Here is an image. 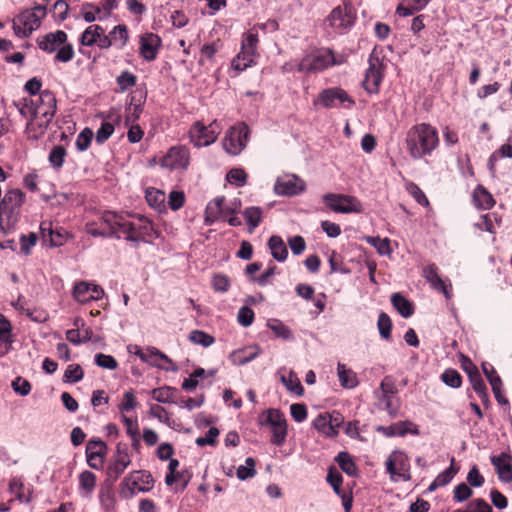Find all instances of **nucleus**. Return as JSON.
<instances>
[{
    "label": "nucleus",
    "mask_w": 512,
    "mask_h": 512,
    "mask_svg": "<svg viewBox=\"0 0 512 512\" xmlns=\"http://www.w3.org/2000/svg\"><path fill=\"white\" fill-rule=\"evenodd\" d=\"M329 24L334 29L346 30L354 24L355 16L351 5L335 7L327 18Z\"/></svg>",
    "instance_id": "obj_19"
},
{
    "label": "nucleus",
    "mask_w": 512,
    "mask_h": 512,
    "mask_svg": "<svg viewBox=\"0 0 512 512\" xmlns=\"http://www.w3.org/2000/svg\"><path fill=\"white\" fill-rule=\"evenodd\" d=\"M370 243L381 255H389L391 253L390 240L388 238L370 237L368 238Z\"/></svg>",
    "instance_id": "obj_62"
},
{
    "label": "nucleus",
    "mask_w": 512,
    "mask_h": 512,
    "mask_svg": "<svg viewBox=\"0 0 512 512\" xmlns=\"http://www.w3.org/2000/svg\"><path fill=\"white\" fill-rule=\"evenodd\" d=\"M221 132V127L216 120L212 121L209 125H204L202 122H195L190 130V141L197 148L207 147L213 144Z\"/></svg>",
    "instance_id": "obj_6"
},
{
    "label": "nucleus",
    "mask_w": 512,
    "mask_h": 512,
    "mask_svg": "<svg viewBox=\"0 0 512 512\" xmlns=\"http://www.w3.org/2000/svg\"><path fill=\"white\" fill-rule=\"evenodd\" d=\"M272 257L278 262H284L288 256L287 247L280 236L273 235L268 241Z\"/></svg>",
    "instance_id": "obj_34"
},
{
    "label": "nucleus",
    "mask_w": 512,
    "mask_h": 512,
    "mask_svg": "<svg viewBox=\"0 0 512 512\" xmlns=\"http://www.w3.org/2000/svg\"><path fill=\"white\" fill-rule=\"evenodd\" d=\"M65 156L66 150L64 149V147L61 145H57L53 147V149L51 150L49 154V161L52 166L60 168L64 163Z\"/></svg>",
    "instance_id": "obj_61"
},
{
    "label": "nucleus",
    "mask_w": 512,
    "mask_h": 512,
    "mask_svg": "<svg viewBox=\"0 0 512 512\" xmlns=\"http://www.w3.org/2000/svg\"><path fill=\"white\" fill-rule=\"evenodd\" d=\"M305 190V182L295 174L277 177L274 192L280 196H294Z\"/></svg>",
    "instance_id": "obj_13"
},
{
    "label": "nucleus",
    "mask_w": 512,
    "mask_h": 512,
    "mask_svg": "<svg viewBox=\"0 0 512 512\" xmlns=\"http://www.w3.org/2000/svg\"><path fill=\"white\" fill-rule=\"evenodd\" d=\"M441 380L452 388H459L462 384V378L455 369H447L441 374Z\"/></svg>",
    "instance_id": "obj_56"
},
{
    "label": "nucleus",
    "mask_w": 512,
    "mask_h": 512,
    "mask_svg": "<svg viewBox=\"0 0 512 512\" xmlns=\"http://www.w3.org/2000/svg\"><path fill=\"white\" fill-rule=\"evenodd\" d=\"M67 41V34L62 30L51 32L38 39V46L47 53L56 52Z\"/></svg>",
    "instance_id": "obj_27"
},
{
    "label": "nucleus",
    "mask_w": 512,
    "mask_h": 512,
    "mask_svg": "<svg viewBox=\"0 0 512 512\" xmlns=\"http://www.w3.org/2000/svg\"><path fill=\"white\" fill-rule=\"evenodd\" d=\"M104 33V28L97 24L88 26L80 36V43L83 46L91 47L96 44L99 37Z\"/></svg>",
    "instance_id": "obj_37"
},
{
    "label": "nucleus",
    "mask_w": 512,
    "mask_h": 512,
    "mask_svg": "<svg viewBox=\"0 0 512 512\" xmlns=\"http://www.w3.org/2000/svg\"><path fill=\"white\" fill-rule=\"evenodd\" d=\"M406 148L414 160L430 156L439 145L437 129L428 123L413 125L406 133Z\"/></svg>",
    "instance_id": "obj_2"
},
{
    "label": "nucleus",
    "mask_w": 512,
    "mask_h": 512,
    "mask_svg": "<svg viewBox=\"0 0 512 512\" xmlns=\"http://www.w3.org/2000/svg\"><path fill=\"white\" fill-rule=\"evenodd\" d=\"M24 201L25 195L21 190L7 191L0 202V217L6 216L8 219H15Z\"/></svg>",
    "instance_id": "obj_15"
},
{
    "label": "nucleus",
    "mask_w": 512,
    "mask_h": 512,
    "mask_svg": "<svg viewBox=\"0 0 512 512\" xmlns=\"http://www.w3.org/2000/svg\"><path fill=\"white\" fill-rule=\"evenodd\" d=\"M249 133L248 126L243 122L230 127L222 140L224 150L232 156L239 155L247 146Z\"/></svg>",
    "instance_id": "obj_4"
},
{
    "label": "nucleus",
    "mask_w": 512,
    "mask_h": 512,
    "mask_svg": "<svg viewBox=\"0 0 512 512\" xmlns=\"http://www.w3.org/2000/svg\"><path fill=\"white\" fill-rule=\"evenodd\" d=\"M378 399L391 417L394 418L398 415L399 401L396 398V396L381 394L380 396H378Z\"/></svg>",
    "instance_id": "obj_49"
},
{
    "label": "nucleus",
    "mask_w": 512,
    "mask_h": 512,
    "mask_svg": "<svg viewBox=\"0 0 512 512\" xmlns=\"http://www.w3.org/2000/svg\"><path fill=\"white\" fill-rule=\"evenodd\" d=\"M13 106L17 109V111L23 118L29 120L35 116L33 97H22L17 100H14Z\"/></svg>",
    "instance_id": "obj_41"
},
{
    "label": "nucleus",
    "mask_w": 512,
    "mask_h": 512,
    "mask_svg": "<svg viewBox=\"0 0 512 512\" xmlns=\"http://www.w3.org/2000/svg\"><path fill=\"white\" fill-rule=\"evenodd\" d=\"M323 202L337 213H361L363 211L362 203L354 196L328 193L324 195Z\"/></svg>",
    "instance_id": "obj_7"
},
{
    "label": "nucleus",
    "mask_w": 512,
    "mask_h": 512,
    "mask_svg": "<svg viewBox=\"0 0 512 512\" xmlns=\"http://www.w3.org/2000/svg\"><path fill=\"white\" fill-rule=\"evenodd\" d=\"M145 198L151 208L160 213L166 211V195L163 191L154 187L147 188Z\"/></svg>",
    "instance_id": "obj_31"
},
{
    "label": "nucleus",
    "mask_w": 512,
    "mask_h": 512,
    "mask_svg": "<svg viewBox=\"0 0 512 512\" xmlns=\"http://www.w3.org/2000/svg\"><path fill=\"white\" fill-rule=\"evenodd\" d=\"M391 303L394 306V308L400 313V315L404 318H409L412 316L414 309L413 305L410 301H408L406 298H404L399 293H394L391 296Z\"/></svg>",
    "instance_id": "obj_42"
},
{
    "label": "nucleus",
    "mask_w": 512,
    "mask_h": 512,
    "mask_svg": "<svg viewBox=\"0 0 512 512\" xmlns=\"http://www.w3.org/2000/svg\"><path fill=\"white\" fill-rule=\"evenodd\" d=\"M146 99V93L142 90H137L131 95L130 105L126 109L125 122L126 124H133L138 120L143 110V104Z\"/></svg>",
    "instance_id": "obj_28"
},
{
    "label": "nucleus",
    "mask_w": 512,
    "mask_h": 512,
    "mask_svg": "<svg viewBox=\"0 0 512 512\" xmlns=\"http://www.w3.org/2000/svg\"><path fill=\"white\" fill-rule=\"evenodd\" d=\"M136 80V76L129 71H123L116 78L117 85L119 86L121 92H124L130 87L135 86Z\"/></svg>",
    "instance_id": "obj_58"
},
{
    "label": "nucleus",
    "mask_w": 512,
    "mask_h": 512,
    "mask_svg": "<svg viewBox=\"0 0 512 512\" xmlns=\"http://www.w3.org/2000/svg\"><path fill=\"white\" fill-rule=\"evenodd\" d=\"M160 164L163 168L169 169L171 171L186 170L190 164L189 148L184 145H176L170 147L166 154L162 157Z\"/></svg>",
    "instance_id": "obj_9"
},
{
    "label": "nucleus",
    "mask_w": 512,
    "mask_h": 512,
    "mask_svg": "<svg viewBox=\"0 0 512 512\" xmlns=\"http://www.w3.org/2000/svg\"><path fill=\"white\" fill-rule=\"evenodd\" d=\"M99 499L102 507L106 512L114 511L115 500L111 489H102L99 493Z\"/></svg>",
    "instance_id": "obj_64"
},
{
    "label": "nucleus",
    "mask_w": 512,
    "mask_h": 512,
    "mask_svg": "<svg viewBox=\"0 0 512 512\" xmlns=\"http://www.w3.org/2000/svg\"><path fill=\"white\" fill-rule=\"evenodd\" d=\"M176 389L164 386L152 390V398L160 403H173Z\"/></svg>",
    "instance_id": "obj_45"
},
{
    "label": "nucleus",
    "mask_w": 512,
    "mask_h": 512,
    "mask_svg": "<svg viewBox=\"0 0 512 512\" xmlns=\"http://www.w3.org/2000/svg\"><path fill=\"white\" fill-rule=\"evenodd\" d=\"M257 53H254L250 50L243 49L241 47L240 52L237 56L232 60V67L237 71H244L248 67L254 64L255 57Z\"/></svg>",
    "instance_id": "obj_35"
},
{
    "label": "nucleus",
    "mask_w": 512,
    "mask_h": 512,
    "mask_svg": "<svg viewBox=\"0 0 512 512\" xmlns=\"http://www.w3.org/2000/svg\"><path fill=\"white\" fill-rule=\"evenodd\" d=\"M469 380L473 390L478 394L480 399L485 403L488 401L487 387L475 366L467 369Z\"/></svg>",
    "instance_id": "obj_32"
},
{
    "label": "nucleus",
    "mask_w": 512,
    "mask_h": 512,
    "mask_svg": "<svg viewBox=\"0 0 512 512\" xmlns=\"http://www.w3.org/2000/svg\"><path fill=\"white\" fill-rule=\"evenodd\" d=\"M336 461L347 475L354 476L357 474V467L347 452H340L336 457Z\"/></svg>",
    "instance_id": "obj_47"
},
{
    "label": "nucleus",
    "mask_w": 512,
    "mask_h": 512,
    "mask_svg": "<svg viewBox=\"0 0 512 512\" xmlns=\"http://www.w3.org/2000/svg\"><path fill=\"white\" fill-rule=\"evenodd\" d=\"M377 431L381 432L386 437L400 436L403 437L406 434L419 435V429L416 424L411 421H400L390 426H380Z\"/></svg>",
    "instance_id": "obj_22"
},
{
    "label": "nucleus",
    "mask_w": 512,
    "mask_h": 512,
    "mask_svg": "<svg viewBox=\"0 0 512 512\" xmlns=\"http://www.w3.org/2000/svg\"><path fill=\"white\" fill-rule=\"evenodd\" d=\"M83 376L84 372L79 364H70L64 372L63 381L67 383H77L82 380Z\"/></svg>",
    "instance_id": "obj_52"
},
{
    "label": "nucleus",
    "mask_w": 512,
    "mask_h": 512,
    "mask_svg": "<svg viewBox=\"0 0 512 512\" xmlns=\"http://www.w3.org/2000/svg\"><path fill=\"white\" fill-rule=\"evenodd\" d=\"M454 461H455V459L452 458L450 466L437 475V477L433 480V482L428 487L429 492H433L440 487H444L452 481V479L454 478V476L457 474V471H458L454 467Z\"/></svg>",
    "instance_id": "obj_33"
},
{
    "label": "nucleus",
    "mask_w": 512,
    "mask_h": 512,
    "mask_svg": "<svg viewBox=\"0 0 512 512\" xmlns=\"http://www.w3.org/2000/svg\"><path fill=\"white\" fill-rule=\"evenodd\" d=\"M111 41L117 49H123L129 40V32L126 25L120 24L110 31Z\"/></svg>",
    "instance_id": "obj_40"
},
{
    "label": "nucleus",
    "mask_w": 512,
    "mask_h": 512,
    "mask_svg": "<svg viewBox=\"0 0 512 512\" xmlns=\"http://www.w3.org/2000/svg\"><path fill=\"white\" fill-rule=\"evenodd\" d=\"M95 364L101 368L108 370H115L118 367V362L116 359L107 354L98 353L95 355Z\"/></svg>",
    "instance_id": "obj_60"
},
{
    "label": "nucleus",
    "mask_w": 512,
    "mask_h": 512,
    "mask_svg": "<svg viewBox=\"0 0 512 512\" xmlns=\"http://www.w3.org/2000/svg\"><path fill=\"white\" fill-rule=\"evenodd\" d=\"M377 327H378L380 336L385 340H389L391 337L392 322H391L390 317L386 313L381 312L379 314L378 321H377Z\"/></svg>",
    "instance_id": "obj_53"
},
{
    "label": "nucleus",
    "mask_w": 512,
    "mask_h": 512,
    "mask_svg": "<svg viewBox=\"0 0 512 512\" xmlns=\"http://www.w3.org/2000/svg\"><path fill=\"white\" fill-rule=\"evenodd\" d=\"M341 63L342 59H336L331 50L321 49L304 57L299 62L297 70L299 72H319Z\"/></svg>",
    "instance_id": "obj_3"
},
{
    "label": "nucleus",
    "mask_w": 512,
    "mask_h": 512,
    "mask_svg": "<svg viewBox=\"0 0 512 512\" xmlns=\"http://www.w3.org/2000/svg\"><path fill=\"white\" fill-rule=\"evenodd\" d=\"M52 119L41 118L38 116H34L28 120L25 127V134L29 140H38L41 138Z\"/></svg>",
    "instance_id": "obj_30"
},
{
    "label": "nucleus",
    "mask_w": 512,
    "mask_h": 512,
    "mask_svg": "<svg viewBox=\"0 0 512 512\" xmlns=\"http://www.w3.org/2000/svg\"><path fill=\"white\" fill-rule=\"evenodd\" d=\"M131 464V454L126 444L118 443L111 456L106 475L108 479L116 481Z\"/></svg>",
    "instance_id": "obj_8"
},
{
    "label": "nucleus",
    "mask_w": 512,
    "mask_h": 512,
    "mask_svg": "<svg viewBox=\"0 0 512 512\" xmlns=\"http://www.w3.org/2000/svg\"><path fill=\"white\" fill-rule=\"evenodd\" d=\"M348 103V107L354 104V100L342 88H327L320 92L314 105H321L324 108H334L340 104Z\"/></svg>",
    "instance_id": "obj_12"
},
{
    "label": "nucleus",
    "mask_w": 512,
    "mask_h": 512,
    "mask_svg": "<svg viewBox=\"0 0 512 512\" xmlns=\"http://www.w3.org/2000/svg\"><path fill=\"white\" fill-rule=\"evenodd\" d=\"M144 362L166 371L177 370L173 361L166 354L153 346L147 347V355Z\"/></svg>",
    "instance_id": "obj_24"
},
{
    "label": "nucleus",
    "mask_w": 512,
    "mask_h": 512,
    "mask_svg": "<svg viewBox=\"0 0 512 512\" xmlns=\"http://www.w3.org/2000/svg\"><path fill=\"white\" fill-rule=\"evenodd\" d=\"M41 20L32 11L21 12L13 21V29L18 37H27L39 28Z\"/></svg>",
    "instance_id": "obj_18"
},
{
    "label": "nucleus",
    "mask_w": 512,
    "mask_h": 512,
    "mask_svg": "<svg viewBox=\"0 0 512 512\" xmlns=\"http://www.w3.org/2000/svg\"><path fill=\"white\" fill-rule=\"evenodd\" d=\"M226 179L230 184L242 187L247 182V173L242 168H233L227 173Z\"/></svg>",
    "instance_id": "obj_54"
},
{
    "label": "nucleus",
    "mask_w": 512,
    "mask_h": 512,
    "mask_svg": "<svg viewBox=\"0 0 512 512\" xmlns=\"http://www.w3.org/2000/svg\"><path fill=\"white\" fill-rule=\"evenodd\" d=\"M40 230L44 238L49 236V241L52 246H61L63 244L62 235L59 232L53 231L52 224L50 222H42Z\"/></svg>",
    "instance_id": "obj_50"
},
{
    "label": "nucleus",
    "mask_w": 512,
    "mask_h": 512,
    "mask_svg": "<svg viewBox=\"0 0 512 512\" xmlns=\"http://www.w3.org/2000/svg\"><path fill=\"white\" fill-rule=\"evenodd\" d=\"M344 418L341 413L333 411L332 413H320L313 421V427L326 437H335L339 433V427Z\"/></svg>",
    "instance_id": "obj_10"
},
{
    "label": "nucleus",
    "mask_w": 512,
    "mask_h": 512,
    "mask_svg": "<svg viewBox=\"0 0 512 512\" xmlns=\"http://www.w3.org/2000/svg\"><path fill=\"white\" fill-rule=\"evenodd\" d=\"M385 467L392 482L411 480L410 461L405 452L392 451L385 461Z\"/></svg>",
    "instance_id": "obj_5"
},
{
    "label": "nucleus",
    "mask_w": 512,
    "mask_h": 512,
    "mask_svg": "<svg viewBox=\"0 0 512 512\" xmlns=\"http://www.w3.org/2000/svg\"><path fill=\"white\" fill-rule=\"evenodd\" d=\"M423 277L433 289L443 293L447 300L451 299L452 285L450 282L446 284V282L439 276L438 268L435 264H430L423 269Z\"/></svg>",
    "instance_id": "obj_20"
},
{
    "label": "nucleus",
    "mask_w": 512,
    "mask_h": 512,
    "mask_svg": "<svg viewBox=\"0 0 512 512\" xmlns=\"http://www.w3.org/2000/svg\"><path fill=\"white\" fill-rule=\"evenodd\" d=\"M103 295L102 287L87 281L77 282L73 287V298L81 304L99 300Z\"/></svg>",
    "instance_id": "obj_16"
},
{
    "label": "nucleus",
    "mask_w": 512,
    "mask_h": 512,
    "mask_svg": "<svg viewBox=\"0 0 512 512\" xmlns=\"http://www.w3.org/2000/svg\"><path fill=\"white\" fill-rule=\"evenodd\" d=\"M473 199L475 202V205L479 209H490L495 204V201L492 197V195L483 187V186H477L473 192Z\"/></svg>",
    "instance_id": "obj_36"
},
{
    "label": "nucleus",
    "mask_w": 512,
    "mask_h": 512,
    "mask_svg": "<svg viewBox=\"0 0 512 512\" xmlns=\"http://www.w3.org/2000/svg\"><path fill=\"white\" fill-rule=\"evenodd\" d=\"M281 382L284 384V386L286 387V389L289 392H291L297 396H302V394L304 392L303 386H302L299 378L293 371H289L287 376L282 375Z\"/></svg>",
    "instance_id": "obj_43"
},
{
    "label": "nucleus",
    "mask_w": 512,
    "mask_h": 512,
    "mask_svg": "<svg viewBox=\"0 0 512 512\" xmlns=\"http://www.w3.org/2000/svg\"><path fill=\"white\" fill-rule=\"evenodd\" d=\"M381 63L378 58L369 59V68L363 80V87L369 93H377L382 81Z\"/></svg>",
    "instance_id": "obj_21"
},
{
    "label": "nucleus",
    "mask_w": 512,
    "mask_h": 512,
    "mask_svg": "<svg viewBox=\"0 0 512 512\" xmlns=\"http://www.w3.org/2000/svg\"><path fill=\"white\" fill-rule=\"evenodd\" d=\"M337 373L342 387L351 389L358 385L356 373L346 368L344 364L338 363Z\"/></svg>",
    "instance_id": "obj_39"
},
{
    "label": "nucleus",
    "mask_w": 512,
    "mask_h": 512,
    "mask_svg": "<svg viewBox=\"0 0 512 512\" xmlns=\"http://www.w3.org/2000/svg\"><path fill=\"white\" fill-rule=\"evenodd\" d=\"M188 339L192 343H194L196 345L203 346V347H209L212 344H214V342H215V338L212 335H210L202 330L191 331L188 336Z\"/></svg>",
    "instance_id": "obj_48"
},
{
    "label": "nucleus",
    "mask_w": 512,
    "mask_h": 512,
    "mask_svg": "<svg viewBox=\"0 0 512 512\" xmlns=\"http://www.w3.org/2000/svg\"><path fill=\"white\" fill-rule=\"evenodd\" d=\"M233 212L234 210L232 208L224 204V198L218 197L207 204L205 209V223L211 225L221 217Z\"/></svg>",
    "instance_id": "obj_23"
},
{
    "label": "nucleus",
    "mask_w": 512,
    "mask_h": 512,
    "mask_svg": "<svg viewBox=\"0 0 512 512\" xmlns=\"http://www.w3.org/2000/svg\"><path fill=\"white\" fill-rule=\"evenodd\" d=\"M122 422L125 425L126 433L131 437L133 441V446L138 445L140 441V434L137 420L127 416H122Z\"/></svg>",
    "instance_id": "obj_51"
},
{
    "label": "nucleus",
    "mask_w": 512,
    "mask_h": 512,
    "mask_svg": "<svg viewBox=\"0 0 512 512\" xmlns=\"http://www.w3.org/2000/svg\"><path fill=\"white\" fill-rule=\"evenodd\" d=\"M406 190L418 204L422 206H429L428 198L417 184L414 182L407 183Z\"/></svg>",
    "instance_id": "obj_57"
},
{
    "label": "nucleus",
    "mask_w": 512,
    "mask_h": 512,
    "mask_svg": "<svg viewBox=\"0 0 512 512\" xmlns=\"http://www.w3.org/2000/svg\"><path fill=\"white\" fill-rule=\"evenodd\" d=\"M267 423L271 427V442L281 446L287 437V421L282 412L277 409H270L267 412Z\"/></svg>",
    "instance_id": "obj_14"
},
{
    "label": "nucleus",
    "mask_w": 512,
    "mask_h": 512,
    "mask_svg": "<svg viewBox=\"0 0 512 512\" xmlns=\"http://www.w3.org/2000/svg\"><path fill=\"white\" fill-rule=\"evenodd\" d=\"M121 485L129 490L130 496H133L136 493L150 491L154 486V480L147 471H132L123 479Z\"/></svg>",
    "instance_id": "obj_11"
},
{
    "label": "nucleus",
    "mask_w": 512,
    "mask_h": 512,
    "mask_svg": "<svg viewBox=\"0 0 512 512\" xmlns=\"http://www.w3.org/2000/svg\"><path fill=\"white\" fill-rule=\"evenodd\" d=\"M236 474L240 480H246L248 478L254 477L256 474L255 460L251 457H248L245 460V465H240L237 468Z\"/></svg>",
    "instance_id": "obj_55"
},
{
    "label": "nucleus",
    "mask_w": 512,
    "mask_h": 512,
    "mask_svg": "<svg viewBox=\"0 0 512 512\" xmlns=\"http://www.w3.org/2000/svg\"><path fill=\"white\" fill-rule=\"evenodd\" d=\"M267 326L269 329L273 331L276 337L282 338L285 340H290L293 338L291 330L280 320L271 319L267 322Z\"/></svg>",
    "instance_id": "obj_46"
},
{
    "label": "nucleus",
    "mask_w": 512,
    "mask_h": 512,
    "mask_svg": "<svg viewBox=\"0 0 512 512\" xmlns=\"http://www.w3.org/2000/svg\"><path fill=\"white\" fill-rule=\"evenodd\" d=\"M244 218L249 225L250 232L253 231L261 222L263 211L260 207H248L243 212Z\"/></svg>",
    "instance_id": "obj_44"
},
{
    "label": "nucleus",
    "mask_w": 512,
    "mask_h": 512,
    "mask_svg": "<svg viewBox=\"0 0 512 512\" xmlns=\"http://www.w3.org/2000/svg\"><path fill=\"white\" fill-rule=\"evenodd\" d=\"M491 463L495 467L499 479L502 482H512V458L509 454L503 452L491 457Z\"/></svg>",
    "instance_id": "obj_25"
},
{
    "label": "nucleus",
    "mask_w": 512,
    "mask_h": 512,
    "mask_svg": "<svg viewBox=\"0 0 512 512\" xmlns=\"http://www.w3.org/2000/svg\"><path fill=\"white\" fill-rule=\"evenodd\" d=\"M261 348L254 344L245 348L236 349L231 352L229 359L234 365L242 366L251 361L261 354Z\"/></svg>",
    "instance_id": "obj_29"
},
{
    "label": "nucleus",
    "mask_w": 512,
    "mask_h": 512,
    "mask_svg": "<svg viewBox=\"0 0 512 512\" xmlns=\"http://www.w3.org/2000/svg\"><path fill=\"white\" fill-rule=\"evenodd\" d=\"M254 311L248 306H242L237 314V321L243 327H249L254 321Z\"/></svg>",
    "instance_id": "obj_63"
},
{
    "label": "nucleus",
    "mask_w": 512,
    "mask_h": 512,
    "mask_svg": "<svg viewBox=\"0 0 512 512\" xmlns=\"http://www.w3.org/2000/svg\"><path fill=\"white\" fill-rule=\"evenodd\" d=\"M161 45L160 38L153 33H146L140 38V55L146 61H153L157 57Z\"/></svg>",
    "instance_id": "obj_26"
},
{
    "label": "nucleus",
    "mask_w": 512,
    "mask_h": 512,
    "mask_svg": "<svg viewBox=\"0 0 512 512\" xmlns=\"http://www.w3.org/2000/svg\"><path fill=\"white\" fill-rule=\"evenodd\" d=\"M74 57L73 45L67 41L56 51L55 61L67 63Z\"/></svg>",
    "instance_id": "obj_59"
},
{
    "label": "nucleus",
    "mask_w": 512,
    "mask_h": 512,
    "mask_svg": "<svg viewBox=\"0 0 512 512\" xmlns=\"http://www.w3.org/2000/svg\"><path fill=\"white\" fill-rule=\"evenodd\" d=\"M96 487V476L91 471L85 470L79 475V489L83 497H89Z\"/></svg>",
    "instance_id": "obj_38"
},
{
    "label": "nucleus",
    "mask_w": 512,
    "mask_h": 512,
    "mask_svg": "<svg viewBox=\"0 0 512 512\" xmlns=\"http://www.w3.org/2000/svg\"><path fill=\"white\" fill-rule=\"evenodd\" d=\"M100 220L112 229L117 238L124 236L128 241L151 242L157 237L151 221L141 215L124 216L107 211Z\"/></svg>",
    "instance_id": "obj_1"
},
{
    "label": "nucleus",
    "mask_w": 512,
    "mask_h": 512,
    "mask_svg": "<svg viewBox=\"0 0 512 512\" xmlns=\"http://www.w3.org/2000/svg\"><path fill=\"white\" fill-rule=\"evenodd\" d=\"M34 99L35 116L53 119L57 108V101L54 93L44 90Z\"/></svg>",
    "instance_id": "obj_17"
}]
</instances>
